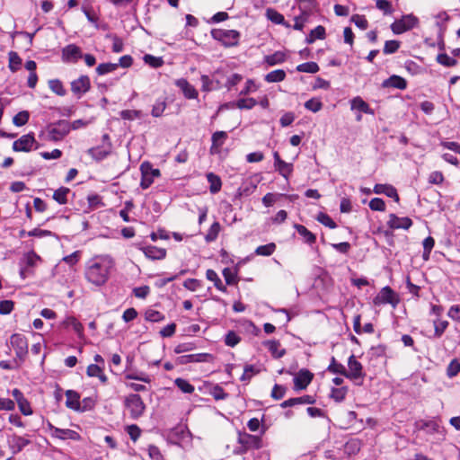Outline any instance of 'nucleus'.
Returning <instances> with one entry per match:
<instances>
[{
	"label": "nucleus",
	"instance_id": "338daca9",
	"mask_svg": "<svg viewBox=\"0 0 460 460\" xmlns=\"http://www.w3.org/2000/svg\"><path fill=\"white\" fill-rule=\"evenodd\" d=\"M241 341V338L233 331L226 333L225 338V343L229 347H234Z\"/></svg>",
	"mask_w": 460,
	"mask_h": 460
},
{
	"label": "nucleus",
	"instance_id": "37998d69",
	"mask_svg": "<svg viewBox=\"0 0 460 460\" xmlns=\"http://www.w3.org/2000/svg\"><path fill=\"white\" fill-rule=\"evenodd\" d=\"M260 372V369L255 367L253 365H246L243 369V373L242 376L240 377V380L242 382L248 383L252 379L253 376L258 374Z\"/></svg>",
	"mask_w": 460,
	"mask_h": 460
},
{
	"label": "nucleus",
	"instance_id": "f3484780",
	"mask_svg": "<svg viewBox=\"0 0 460 460\" xmlns=\"http://www.w3.org/2000/svg\"><path fill=\"white\" fill-rule=\"evenodd\" d=\"M314 375L307 369H301L294 378L296 390H304L311 383Z\"/></svg>",
	"mask_w": 460,
	"mask_h": 460
},
{
	"label": "nucleus",
	"instance_id": "4c0bfd02",
	"mask_svg": "<svg viewBox=\"0 0 460 460\" xmlns=\"http://www.w3.org/2000/svg\"><path fill=\"white\" fill-rule=\"evenodd\" d=\"M276 244L274 243H269L264 245L258 246L254 253L258 256H270L276 251Z\"/></svg>",
	"mask_w": 460,
	"mask_h": 460
},
{
	"label": "nucleus",
	"instance_id": "aec40b11",
	"mask_svg": "<svg viewBox=\"0 0 460 460\" xmlns=\"http://www.w3.org/2000/svg\"><path fill=\"white\" fill-rule=\"evenodd\" d=\"M373 191L376 194H384L389 198H392L396 202H399V200H400L397 190L393 185L376 183L374 186Z\"/></svg>",
	"mask_w": 460,
	"mask_h": 460
},
{
	"label": "nucleus",
	"instance_id": "f704fd0d",
	"mask_svg": "<svg viewBox=\"0 0 460 460\" xmlns=\"http://www.w3.org/2000/svg\"><path fill=\"white\" fill-rule=\"evenodd\" d=\"M325 38V29L322 25H318L311 31L310 34L306 37L305 42L312 44L315 40H323Z\"/></svg>",
	"mask_w": 460,
	"mask_h": 460
},
{
	"label": "nucleus",
	"instance_id": "ddd939ff",
	"mask_svg": "<svg viewBox=\"0 0 460 460\" xmlns=\"http://www.w3.org/2000/svg\"><path fill=\"white\" fill-rule=\"evenodd\" d=\"M35 142L32 133L23 135L13 143V150L15 152H29Z\"/></svg>",
	"mask_w": 460,
	"mask_h": 460
},
{
	"label": "nucleus",
	"instance_id": "1a4fd4ad",
	"mask_svg": "<svg viewBox=\"0 0 460 460\" xmlns=\"http://www.w3.org/2000/svg\"><path fill=\"white\" fill-rule=\"evenodd\" d=\"M10 343L15 350L16 357L23 358L28 353V341L23 334L14 333L10 337Z\"/></svg>",
	"mask_w": 460,
	"mask_h": 460
},
{
	"label": "nucleus",
	"instance_id": "a18cd8bd",
	"mask_svg": "<svg viewBox=\"0 0 460 460\" xmlns=\"http://www.w3.org/2000/svg\"><path fill=\"white\" fill-rule=\"evenodd\" d=\"M119 67L117 63H102L96 67L99 75H104L115 71Z\"/></svg>",
	"mask_w": 460,
	"mask_h": 460
},
{
	"label": "nucleus",
	"instance_id": "bb28decb",
	"mask_svg": "<svg viewBox=\"0 0 460 460\" xmlns=\"http://www.w3.org/2000/svg\"><path fill=\"white\" fill-rule=\"evenodd\" d=\"M351 109L358 110L363 113L374 115V110L370 108L368 103H367L361 97L357 96L350 101Z\"/></svg>",
	"mask_w": 460,
	"mask_h": 460
},
{
	"label": "nucleus",
	"instance_id": "9d476101",
	"mask_svg": "<svg viewBox=\"0 0 460 460\" xmlns=\"http://www.w3.org/2000/svg\"><path fill=\"white\" fill-rule=\"evenodd\" d=\"M348 367L349 370L346 369V374H344V376L347 378L351 380H358L364 377L365 374L363 372L362 364L356 359L354 355H351L349 358Z\"/></svg>",
	"mask_w": 460,
	"mask_h": 460
},
{
	"label": "nucleus",
	"instance_id": "0e129e2a",
	"mask_svg": "<svg viewBox=\"0 0 460 460\" xmlns=\"http://www.w3.org/2000/svg\"><path fill=\"white\" fill-rule=\"evenodd\" d=\"M370 209L373 211H385V203L382 199L374 198L369 201L368 204Z\"/></svg>",
	"mask_w": 460,
	"mask_h": 460
},
{
	"label": "nucleus",
	"instance_id": "49530a36",
	"mask_svg": "<svg viewBox=\"0 0 460 460\" xmlns=\"http://www.w3.org/2000/svg\"><path fill=\"white\" fill-rule=\"evenodd\" d=\"M296 71L314 74L319 71V66L315 62H305L296 66Z\"/></svg>",
	"mask_w": 460,
	"mask_h": 460
},
{
	"label": "nucleus",
	"instance_id": "e2e57ef3",
	"mask_svg": "<svg viewBox=\"0 0 460 460\" xmlns=\"http://www.w3.org/2000/svg\"><path fill=\"white\" fill-rule=\"evenodd\" d=\"M305 108L313 112H317L322 110L323 103L320 100L312 98L305 102Z\"/></svg>",
	"mask_w": 460,
	"mask_h": 460
},
{
	"label": "nucleus",
	"instance_id": "7c9ffc66",
	"mask_svg": "<svg viewBox=\"0 0 460 460\" xmlns=\"http://www.w3.org/2000/svg\"><path fill=\"white\" fill-rule=\"evenodd\" d=\"M265 346L276 358H280L286 354V349H280V342L279 341H268L265 342Z\"/></svg>",
	"mask_w": 460,
	"mask_h": 460
},
{
	"label": "nucleus",
	"instance_id": "6ab92c4d",
	"mask_svg": "<svg viewBox=\"0 0 460 460\" xmlns=\"http://www.w3.org/2000/svg\"><path fill=\"white\" fill-rule=\"evenodd\" d=\"M212 358V355L208 353H198L182 355L177 358V362L181 365L192 362H207Z\"/></svg>",
	"mask_w": 460,
	"mask_h": 460
},
{
	"label": "nucleus",
	"instance_id": "79ce46f5",
	"mask_svg": "<svg viewBox=\"0 0 460 460\" xmlns=\"http://www.w3.org/2000/svg\"><path fill=\"white\" fill-rule=\"evenodd\" d=\"M174 384L184 394H191L194 392V386L186 379L181 377L176 378Z\"/></svg>",
	"mask_w": 460,
	"mask_h": 460
},
{
	"label": "nucleus",
	"instance_id": "c85d7f7f",
	"mask_svg": "<svg viewBox=\"0 0 460 460\" xmlns=\"http://www.w3.org/2000/svg\"><path fill=\"white\" fill-rule=\"evenodd\" d=\"M286 58H287V56L284 52L282 51H276L274 52L273 54L271 55H267L264 57V62L268 65V66H276V65H279V64H282L286 61Z\"/></svg>",
	"mask_w": 460,
	"mask_h": 460
},
{
	"label": "nucleus",
	"instance_id": "f03ea898",
	"mask_svg": "<svg viewBox=\"0 0 460 460\" xmlns=\"http://www.w3.org/2000/svg\"><path fill=\"white\" fill-rule=\"evenodd\" d=\"M211 35L214 40L222 42L226 47L236 46L240 38L239 31L235 30L214 29Z\"/></svg>",
	"mask_w": 460,
	"mask_h": 460
},
{
	"label": "nucleus",
	"instance_id": "2eb2a0df",
	"mask_svg": "<svg viewBox=\"0 0 460 460\" xmlns=\"http://www.w3.org/2000/svg\"><path fill=\"white\" fill-rule=\"evenodd\" d=\"M387 226L390 229H404L408 230L412 226V220L408 217H399L395 214L389 215Z\"/></svg>",
	"mask_w": 460,
	"mask_h": 460
},
{
	"label": "nucleus",
	"instance_id": "393cba45",
	"mask_svg": "<svg viewBox=\"0 0 460 460\" xmlns=\"http://www.w3.org/2000/svg\"><path fill=\"white\" fill-rule=\"evenodd\" d=\"M227 138L226 131H217L212 135V146L210 151L212 154L217 153Z\"/></svg>",
	"mask_w": 460,
	"mask_h": 460
},
{
	"label": "nucleus",
	"instance_id": "72a5a7b5",
	"mask_svg": "<svg viewBox=\"0 0 460 460\" xmlns=\"http://www.w3.org/2000/svg\"><path fill=\"white\" fill-rule=\"evenodd\" d=\"M206 278L214 283V286L220 291L226 293L227 291L226 287L222 283L217 273L214 270H208L206 271Z\"/></svg>",
	"mask_w": 460,
	"mask_h": 460
},
{
	"label": "nucleus",
	"instance_id": "13d9d810",
	"mask_svg": "<svg viewBox=\"0 0 460 460\" xmlns=\"http://www.w3.org/2000/svg\"><path fill=\"white\" fill-rule=\"evenodd\" d=\"M166 108V102L165 100H157L155 103L153 105L151 114L152 116L158 118L162 116L164 110Z\"/></svg>",
	"mask_w": 460,
	"mask_h": 460
},
{
	"label": "nucleus",
	"instance_id": "c03bdc74",
	"mask_svg": "<svg viewBox=\"0 0 460 460\" xmlns=\"http://www.w3.org/2000/svg\"><path fill=\"white\" fill-rule=\"evenodd\" d=\"M49 89L59 96L66 95V92L63 86V84L58 79H51L49 81Z\"/></svg>",
	"mask_w": 460,
	"mask_h": 460
},
{
	"label": "nucleus",
	"instance_id": "052dcab7",
	"mask_svg": "<svg viewBox=\"0 0 460 460\" xmlns=\"http://www.w3.org/2000/svg\"><path fill=\"white\" fill-rule=\"evenodd\" d=\"M210 394L214 397L215 400H225L228 397V394H226L224 389L218 385H216L210 389Z\"/></svg>",
	"mask_w": 460,
	"mask_h": 460
},
{
	"label": "nucleus",
	"instance_id": "69168bd1",
	"mask_svg": "<svg viewBox=\"0 0 460 460\" xmlns=\"http://www.w3.org/2000/svg\"><path fill=\"white\" fill-rule=\"evenodd\" d=\"M351 22L361 30H366L368 27V22L364 15L354 14L351 17Z\"/></svg>",
	"mask_w": 460,
	"mask_h": 460
},
{
	"label": "nucleus",
	"instance_id": "5fc2aeb1",
	"mask_svg": "<svg viewBox=\"0 0 460 460\" xmlns=\"http://www.w3.org/2000/svg\"><path fill=\"white\" fill-rule=\"evenodd\" d=\"M316 220L331 229L337 227L336 223L325 213L320 212L316 217Z\"/></svg>",
	"mask_w": 460,
	"mask_h": 460
},
{
	"label": "nucleus",
	"instance_id": "4be33fe9",
	"mask_svg": "<svg viewBox=\"0 0 460 460\" xmlns=\"http://www.w3.org/2000/svg\"><path fill=\"white\" fill-rule=\"evenodd\" d=\"M175 84L182 91L187 99H196L198 97L197 90L186 79H178Z\"/></svg>",
	"mask_w": 460,
	"mask_h": 460
},
{
	"label": "nucleus",
	"instance_id": "c756f323",
	"mask_svg": "<svg viewBox=\"0 0 460 460\" xmlns=\"http://www.w3.org/2000/svg\"><path fill=\"white\" fill-rule=\"evenodd\" d=\"M450 16L446 12H440L436 15V25L438 28V37L442 40L443 34L447 30L446 23L449 21Z\"/></svg>",
	"mask_w": 460,
	"mask_h": 460
},
{
	"label": "nucleus",
	"instance_id": "412c9836",
	"mask_svg": "<svg viewBox=\"0 0 460 460\" xmlns=\"http://www.w3.org/2000/svg\"><path fill=\"white\" fill-rule=\"evenodd\" d=\"M30 444L31 440L29 438L22 436L13 435L10 440V448L13 454H18Z\"/></svg>",
	"mask_w": 460,
	"mask_h": 460
},
{
	"label": "nucleus",
	"instance_id": "0eeeda50",
	"mask_svg": "<svg viewBox=\"0 0 460 460\" xmlns=\"http://www.w3.org/2000/svg\"><path fill=\"white\" fill-rule=\"evenodd\" d=\"M141 171V181L140 187L143 190H146L149 188L154 182V179L155 177L160 176V171L158 169L153 168L152 164L149 162H144L140 165Z\"/></svg>",
	"mask_w": 460,
	"mask_h": 460
},
{
	"label": "nucleus",
	"instance_id": "58836bf2",
	"mask_svg": "<svg viewBox=\"0 0 460 460\" xmlns=\"http://www.w3.org/2000/svg\"><path fill=\"white\" fill-rule=\"evenodd\" d=\"M267 18L276 24H283L287 27H289L288 24H286L284 16L279 13L278 11L269 8L266 12Z\"/></svg>",
	"mask_w": 460,
	"mask_h": 460
},
{
	"label": "nucleus",
	"instance_id": "a878e982",
	"mask_svg": "<svg viewBox=\"0 0 460 460\" xmlns=\"http://www.w3.org/2000/svg\"><path fill=\"white\" fill-rule=\"evenodd\" d=\"M61 326L64 328L72 327L75 332L78 335L79 338H82L84 335V326L78 322L75 317L68 316L62 323Z\"/></svg>",
	"mask_w": 460,
	"mask_h": 460
},
{
	"label": "nucleus",
	"instance_id": "39448f33",
	"mask_svg": "<svg viewBox=\"0 0 460 460\" xmlns=\"http://www.w3.org/2000/svg\"><path fill=\"white\" fill-rule=\"evenodd\" d=\"M238 443L242 446L236 453L243 454L251 449H260L263 447L262 439L261 437L251 435L248 433L239 432Z\"/></svg>",
	"mask_w": 460,
	"mask_h": 460
},
{
	"label": "nucleus",
	"instance_id": "de8ad7c7",
	"mask_svg": "<svg viewBox=\"0 0 460 460\" xmlns=\"http://www.w3.org/2000/svg\"><path fill=\"white\" fill-rule=\"evenodd\" d=\"M256 104L257 101L254 98L239 99L235 103H233V105H235L240 110H251L256 106Z\"/></svg>",
	"mask_w": 460,
	"mask_h": 460
},
{
	"label": "nucleus",
	"instance_id": "473e14b6",
	"mask_svg": "<svg viewBox=\"0 0 460 460\" xmlns=\"http://www.w3.org/2000/svg\"><path fill=\"white\" fill-rule=\"evenodd\" d=\"M88 155H91L96 161H102L105 159L111 154V148L103 147H92L87 151Z\"/></svg>",
	"mask_w": 460,
	"mask_h": 460
},
{
	"label": "nucleus",
	"instance_id": "dca6fc26",
	"mask_svg": "<svg viewBox=\"0 0 460 460\" xmlns=\"http://www.w3.org/2000/svg\"><path fill=\"white\" fill-rule=\"evenodd\" d=\"M49 428L50 430H52V436L59 438V439H72L75 441H77L80 439V435L69 429H59L55 426H53L51 423H49Z\"/></svg>",
	"mask_w": 460,
	"mask_h": 460
},
{
	"label": "nucleus",
	"instance_id": "680f3d73",
	"mask_svg": "<svg viewBox=\"0 0 460 460\" xmlns=\"http://www.w3.org/2000/svg\"><path fill=\"white\" fill-rule=\"evenodd\" d=\"M119 114L123 119L134 120L136 119H140L142 112L137 110H124L121 111Z\"/></svg>",
	"mask_w": 460,
	"mask_h": 460
},
{
	"label": "nucleus",
	"instance_id": "f257e3e1",
	"mask_svg": "<svg viewBox=\"0 0 460 460\" xmlns=\"http://www.w3.org/2000/svg\"><path fill=\"white\" fill-rule=\"evenodd\" d=\"M114 261L109 255H99L91 259L85 270V278L92 284L100 287L109 279Z\"/></svg>",
	"mask_w": 460,
	"mask_h": 460
},
{
	"label": "nucleus",
	"instance_id": "4468645a",
	"mask_svg": "<svg viewBox=\"0 0 460 460\" xmlns=\"http://www.w3.org/2000/svg\"><path fill=\"white\" fill-rule=\"evenodd\" d=\"M11 394L16 401L20 411L23 415L30 416L33 413L30 402L24 397L23 394L18 388H14Z\"/></svg>",
	"mask_w": 460,
	"mask_h": 460
},
{
	"label": "nucleus",
	"instance_id": "bf43d9fd",
	"mask_svg": "<svg viewBox=\"0 0 460 460\" xmlns=\"http://www.w3.org/2000/svg\"><path fill=\"white\" fill-rule=\"evenodd\" d=\"M401 42L398 40H386L385 42L383 52L385 55L395 53L400 48Z\"/></svg>",
	"mask_w": 460,
	"mask_h": 460
},
{
	"label": "nucleus",
	"instance_id": "8fccbe9b",
	"mask_svg": "<svg viewBox=\"0 0 460 460\" xmlns=\"http://www.w3.org/2000/svg\"><path fill=\"white\" fill-rule=\"evenodd\" d=\"M145 318L148 322L158 323L164 319V315L159 311L148 309L145 313Z\"/></svg>",
	"mask_w": 460,
	"mask_h": 460
},
{
	"label": "nucleus",
	"instance_id": "2f4dec72",
	"mask_svg": "<svg viewBox=\"0 0 460 460\" xmlns=\"http://www.w3.org/2000/svg\"><path fill=\"white\" fill-rule=\"evenodd\" d=\"M207 180L209 183V190L212 194L217 193L222 187V181L219 176L213 172L207 174Z\"/></svg>",
	"mask_w": 460,
	"mask_h": 460
},
{
	"label": "nucleus",
	"instance_id": "9b49d317",
	"mask_svg": "<svg viewBox=\"0 0 460 460\" xmlns=\"http://www.w3.org/2000/svg\"><path fill=\"white\" fill-rule=\"evenodd\" d=\"M91 88V81L88 75H81L77 79L71 82L72 93L80 99Z\"/></svg>",
	"mask_w": 460,
	"mask_h": 460
},
{
	"label": "nucleus",
	"instance_id": "f8f14e48",
	"mask_svg": "<svg viewBox=\"0 0 460 460\" xmlns=\"http://www.w3.org/2000/svg\"><path fill=\"white\" fill-rule=\"evenodd\" d=\"M82 58V49L75 44H69L62 49V60L65 63H76Z\"/></svg>",
	"mask_w": 460,
	"mask_h": 460
},
{
	"label": "nucleus",
	"instance_id": "7ed1b4c3",
	"mask_svg": "<svg viewBox=\"0 0 460 460\" xmlns=\"http://www.w3.org/2000/svg\"><path fill=\"white\" fill-rule=\"evenodd\" d=\"M125 407L129 411L130 417L134 420L141 417L146 410V405L137 394H128L124 401Z\"/></svg>",
	"mask_w": 460,
	"mask_h": 460
},
{
	"label": "nucleus",
	"instance_id": "09e8293b",
	"mask_svg": "<svg viewBox=\"0 0 460 460\" xmlns=\"http://www.w3.org/2000/svg\"><path fill=\"white\" fill-rule=\"evenodd\" d=\"M437 61L440 65L447 66V67H452V66H456V64H457V60L456 58L449 57L446 53L438 54L437 57Z\"/></svg>",
	"mask_w": 460,
	"mask_h": 460
},
{
	"label": "nucleus",
	"instance_id": "3c124183",
	"mask_svg": "<svg viewBox=\"0 0 460 460\" xmlns=\"http://www.w3.org/2000/svg\"><path fill=\"white\" fill-rule=\"evenodd\" d=\"M9 68L11 71L15 72L19 69L22 64V58L14 51H10L9 54Z\"/></svg>",
	"mask_w": 460,
	"mask_h": 460
},
{
	"label": "nucleus",
	"instance_id": "423d86ee",
	"mask_svg": "<svg viewBox=\"0 0 460 460\" xmlns=\"http://www.w3.org/2000/svg\"><path fill=\"white\" fill-rule=\"evenodd\" d=\"M419 19L412 13L402 15L391 24V30L394 34H402L418 26Z\"/></svg>",
	"mask_w": 460,
	"mask_h": 460
},
{
	"label": "nucleus",
	"instance_id": "6e6d98bb",
	"mask_svg": "<svg viewBox=\"0 0 460 460\" xmlns=\"http://www.w3.org/2000/svg\"><path fill=\"white\" fill-rule=\"evenodd\" d=\"M30 118V114L27 111H22L18 112L13 118V123L17 127H22L25 125Z\"/></svg>",
	"mask_w": 460,
	"mask_h": 460
},
{
	"label": "nucleus",
	"instance_id": "c9c22d12",
	"mask_svg": "<svg viewBox=\"0 0 460 460\" xmlns=\"http://www.w3.org/2000/svg\"><path fill=\"white\" fill-rule=\"evenodd\" d=\"M70 193V189L66 187H60L53 193V199L58 204L64 205L67 203V195Z\"/></svg>",
	"mask_w": 460,
	"mask_h": 460
},
{
	"label": "nucleus",
	"instance_id": "774afa93",
	"mask_svg": "<svg viewBox=\"0 0 460 460\" xmlns=\"http://www.w3.org/2000/svg\"><path fill=\"white\" fill-rule=\"evenodd\" d=\"M459 372H460V363L456 359L452 360L449 363L447 369V374L448 377H450V378L455 377L456 376L458 375Z\"/></svg>",
	"mask_w": 460,
	"mask_h": 460
},
{
	"label": "nucleus",
	"instance_id": "a211bd4d",
	"mask_svg": "<svg viewBox=\"0 0 460 460\" xmlns=\"http://www.w3.org/2000/svg\"><path fill=\"white\" fill-rule=\"evenodd\" d=\"M66 406L76 411H85L86 407H81L80 394L74 390H67L66 392Z\"/></svg>",
	"mask_w": 460,
	"mask_h": 460
},
{
	"label": "nucleus",
	"instance_id": "b1692460",
	"mask_svg": "<svg viewBox=\"0 0 460 460\" xmlns=\"http://www.w3.org/2000/svg\"><path fill=\"white\" fill-rule=\"evenodd\" d=\"M145 255L151 260H162L166 256V250L153 245H148L143 249Z\"/></svg>",
	"mask_w": 460,
	"mask_h": 460
},
{
	"label": "nucleus",
	"instance_id": "20e7f679",
	"mask_svg": "<svg viewBox=\"0 0 460 460\" xmlns=\"http://www.w3.org/2000/svg\"><path fill=\"white\" fill-rule=\"evenodd\" d=\"M70 123L67 120H58L48 127V139L54 142L60 141L70 132Z\"/></svg>",
	"mask_w": 460,
	"mask_h": 460
},
{
	"label": "nucleus",
	"instance_id": "6e6552de",
	"mask_svg": "<svg viewBox=\"0 0 460 460\" xmlns=\"http://www.w3.org/2000/svg\"><path fill=\"white\" fill-rule=\"evenodd\" d=\"M376 305L390 304L395 307L399 303L397 294L388 286L383 288L373 300Z\"/></svg>",
	"mask_w": 460,
	"mask_h": 460
},
{
	"label": "nucleus",
	"instance_id": "ea45409f",
	"mask_svg": "<svg viewBox=\"0 0 460 460\" xmlns=\"http://www.w3.org/2000/svg\"><path fill=\"white\" fill-rule=\"evenodd\" d=\"M275 170L279 172L285 179H288L289 175L291 174L293 171V164L285 162L284 160L281 161L279 164L274 166Z\"/></svg>",
	"mask_w": 460,
	"mask_h": 460
},
{
	"label": "nucleus",
	"instance_id": "4d7b16f0",
	"mask_svg": "<svg viewBox=\"0 0 460 460\" xmlns=\"http://www.w3.org/2000/svg\"><path fill=\"white\" fill-rule=\"evenodd\" d=\"M348 388L347 387H340V388H332L331 391V398H332L335 402H341L345 399L347 394Z\"/></svg>",
	"mask_w": 460,
	"mask_h": 460
},
{
	"label": "nucleus",
	"instance_id": "864d4df0",
	"mask_svg": "<svg viewBox=\"0 0 460 460\" xmlns=\"http://www.w3.org/2000/svg\"><path fill=\"white\" fill-rule=\"evenodd\" d=\"M146 64L149 65L151 67L158 68L163 66L164 60L160 57H155L150 54H146L143 58Z\"/></svg>",
	"mask_w": 460,
	"mask_h": 460
},
{
	"label": "nucleus",
	"instance_id": "e433bc0d",
	"mask_svg": "<svg viewBox=\"0 0 460 460\" xmlns=\"http://www.w3.org/2000/svg\"><path fill=\"white\" fill-rule=\"evenodd\" d=\"M286 78V72L282 69H277L268 73L264 80L268 83H279Z\"/></svg>",
	"mask_w": 460,
	"mask_h": 460
},
{
	"label": "nucleus",
	"instance_id": "603ef678",
	"mask_svg": "<svg viewBox=\"0 0 460 460\" xmlns=\"http://www.w3.org/2000/svg\"><path fill=\"white\" fill-rule=\"evenodd\" d=\"M327 370L331 373L340 374L341 376H344V374H346L345 367L342 364L338 363L334 357L332 358L331 364L327 367Z\"/></svg>",
	"mask_w": 460,
	"mask_h": 460
},
{
	"label": "nucleus",
	"instance_id": "a19ab883",
	"mask_svg": "<svg viewBox=\"0 0 460 460\" xmlns=\"http://www.w3.org/2000/svg\"><path fill=\"white\" fill-rule=\"evenodd\" d=\"M220 230H221L220 224L218 222H214L211 225V226L209 227L207 234L205 235L206 242L211 243V242L215 241L217 238Z\"/></svg>",
	"mask_w": 460,
	"mask_h": 460
},
{
	"label": "nucleus",
	"instance_id": "cd10ccee",
	"mask_svg": "<svg viewBox=\"0 0 460 460\" xmlns=\"http://www.w3.org/2000/svg\"><path fill=\"white\" fill-rule=\"evenodd\" d=\"M294 227L297 231V233L303 237L305 243L308 244H313L315 243V234L310 232L305 226L295 224Z\"/></svg>",
	"mask_w": 460,
	"mask_h": 460
},
{
	"label": "nucleus",
	"instance_id": "5701e85b",
	"mask_svg": "<svg viewBox=\"0 0 460 460\" xmlns=\"http://www.w3.org/2000/svg\"><path fill=\"white\" fill-rule=\"evenodd\" d=\"M382 86L384 88L392 87V88H396V89H400V90H404L407 87V82L404 78H402L399 75H391L389 78L385 79L383 82Z\"/></svg>",
	"mask_w": 460,
	"mask_h": 460
}]
</instances>
